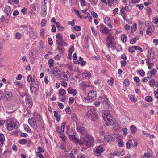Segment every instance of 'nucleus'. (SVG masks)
<instances>
[{"mask_svg":"<svg viewBox=\"0 0 158 158\" xmlns=\"http://www.w3.org/2000/svg\"><path fill=\"white\" fill-rule=\"evenodd\" d=\"M45 31V30L44 29H41L40 32V36L42 37H44V32Z\"/></svg>","mask_w":158,"mask_h":158,"instance_id":"obj_57","label":"nucleus"},{"mask_svg":"<svg viewBox=\"0 0 158 158\" xmlns=\"http://www.w3.org/2000/svg\"><path fill=\"white\" fill-rule=\"evenodd\" d=\"M152 22L155 24L158 25V17H154L152 19Z\"/></svg>","mask_w":158,"mask_h":158,"instance_id":"obj_41","label":"nucleus"},{"mask_svg":"<svg viewBox=\"0 0 158 158\" xmlns=\"http://www.w3.org/2000/svg\"><path fill=\"white\" fill-rule=\"evenodd\" d=\"M69 94L72 95L73 96H75L77 94V91L75 89H73L71 87H69L67 89Z\"/></svg>","mask_w":158,"mask_h":158,"instance_id":"obj_20","label":"nucleus"},{"mask_svg":"<svg viewBox=\"0 0 158 158\" xmlns=\"http://www.w3.org/2000/svg\"><path fill=\"white\" fill-rule=\"evenodd\" d=\"M26 103L28 107L31 108L33 105V102L31 96L29 94L25 95Z\"/></svg>","mask_w":158,"mask_h":158,"instance_id":"obj_8","label":"nucleus"},{"mask_svg":"<svg viewBox=\"0 0 158 158\" xmlns=\"http://www.w3.org/2000/svg\"><path fill=\"white\" fill-rule=\"evenodd\" d=\"M137 24L135 23H134V25H133L131 27V31L132 32L135 31L137 29Z\"/></svg>","mask_w":158,"mask_h":158,"instance_id":"obj_49","label":"nucleus"},{"mask_svg":"<svg viewBox=\"0 0 158 158\" xmlns=\"http://www.w3.org/2000/svg\"><path fill=\"white\" fill-rule=\"evenodd\" d=\"M72 131H73V133H72L71 134L70 133L68 132L67 133V134L68 135L69 138L70 140L72 141L75 140L77 138L74 135L75 132L74 130H72Z\"/></svg>","mask_w":158,"mask_h":158,"instance_id":"obj_23","label":"nucleus"},{"mask_svg":"<svg viewBox=\"0 0 158 158\" xmlns=\"http://www.w3.org/2000/svg\"><path fill=\"white\" fill-rule=\"evenodd\" d=\"M156 81L154 79H152L149 82V84L151 87L155 86Z\"/></svg>","mask_w":158,"mask_h":158,"instance_id":"obj_42","label":"nucleus"},{"mask_svg":"<svg viewBox=\"0 0 158 158\" xmlns=\"http://www.w3.org/2000/svg\"><path fill=\"white\" fill-rule=\"evenodd\" d=\"M154 94L156 98L158 99V88L154 90Z\"/></svg>","mask_w":158,"mask_h":158,"instance_id":"obj_64","label":"nucleus"},{"mask_svg":"<svg viewBox=\"0 0 158 158\" xmlns=\"http://www.w3.org/2000/svg\"><path fill=\"white\" fill-rule=\"evenodd\" d=\"M71 75V73L68 71L66 72H64L62 73V74L61 75H60L59 76L60 77V79L62 80L64 79H64L67 81H68V78L69 77H70Z\"/></svg>","mask_w":158,"mask_h":158,"instance_id":"obj_11","label":"nucleus"},{"mask_svg":"<svg viewBox=\"0 0 158 158\" xmlns=\"http://www.w3.org/2000/svg\"><path fill=\"white\" fill-rule=\"evenodd\" d=\"M56 41L58 45L59 44H60L61 42H64L63 37L60 33L57 34L56 36Z\"/></svg>","mask_w":158,"mask_h":158,"instance_id":"obj_16","label":"nucleus"},{"mask_svg":"<svg viewBox=\"0 0 158 158\" xmlns=\"http://www.w3.org/2000/svg\"><path fill=\"white\" fill-rule=\"evenodd\" d=\"M15 38L18 40H20L22 37L21 34L19 32H17L15 34Z\"/></svg>","mask_w":158,"mask_h":158,"instance_id":"obj_54","label":"nucleus"},{"mask_svg":"<svg viewBox=\"0 0 158 158\" xmlns=\"http://www.w3.org/2000/svg\"><path fill=\"white\" fill-rule=\"evenodd\" d=\"M74 12H75V14L77 15V16L80 17L81 18H82V16L80 14L79 12L77 10L75 9L74 10Z\"/></svg>","mask_w":158,"mask_h":158,"instance_id":"obj_59","label":"nucleus"},{"mask_svg":"<svg viewBox=\"0 0 158 158\" xmlns=\"http://www.w3.org/2000/svg\"><path fill=\"white\" fill-rule=\"evenodd\" d=\"M120 13L121 15L123 17V19L126 21H127V17L126 15V13L124 11V9L123 7H122L120 10Z\"/></svg>","mask_w":158,"mask_h":158,"instance_id":"obj_25","label":"nucleus"},{"mask_svg":"<svg viewBox=\"0 0 158 158\" xmlns=\"http://www.w3.org/2000/svg\"><path fill=\"white\" fill-rule=\"evenodd\" d=\"M91 29L93 35L95 36H97V33L96 31L95 28L93 27H92Z\"/></svg>","mask_w":158,"mask_h":158,"instance_id":"obj_61","label":"nucleus"},{"mask_svg":"<svg viewBox=\"0 0 158 158\" xmlns=\"http://www.w3.org/2000/svg\"><path fill=\"white\" fill-rule=\"evenodd\" d=\"M96 92L91 90L88 93V96L87 97L84 98L83 101L86 103L89 102L96 99Z\"/></svg>","mask_w":158,"mask_h":158,"instance_id":"obj_4","label":"nucleus"},{"mask_svg":"<svg viewBox=\"0 0 158 158\" xmlns=\"http://www.w3.org/2000/svg\"><path fill=\"white\" fill-rule=\"evenodd\" d=\"M145 100L148 102H150L152 101V97L150 96H148L145 98Z\"/></svg>","mask_w":158,"mask_h":158,"instance_id":"obj_48","label":"nucleus"},{"mask_svg":"<svg viewBox=\"0 0 158 158\" xmlns=\"http://www.w3.org/2000/svg\"><path fill=\"white\" fill-rule=\"evenodd\" d=\"M104 151L103 148L101 146H98L96 149L94 153L95 155L98 156L101 155Z\"/></svg>","mask_w":158,"mask_h":158,"instance_id":"obj_13","label":"nucleus"},{"mask_svg":"<svg viewBox=\"0 0 158 158\" xmlns=\"http://www.w3.org/2000/svg\"><path fill=\"white\" fill-rule=\"evenodd\" d=\"M135 50H136V46H133L129 48V51L131 53H133Z\"/></svg>","mask_w":158,"mask_h":158,"instance_id":"obj_50","label":"nucleus"},{"mask_svg":"<svg viewBox=\"0 0 158 158\" xmlns=\"http://www.w3.org/2000/svg\"><path fill=\"white\" fill-rule=\"evenodd\" d=\"M139 74L142 76H144L145 74V73L144 71L143 70H141L139 71Z\"/></svg>","mask_w":158,"mask_h":158,"instance_id":"obj_63","label":"nucleus"},{"mask_svg":"<svg viewBox=\"0 0 158 158\" xmlns=\"http://www.w3.org/2000/svg\"><path fill=\"white\" fill-rule=\"evenodd\" d=\"M110 19L109 17H106L105 19L104 22L105 23H110Z\"/></svg>","mask_w":158,"mask_h":158,"instance_id":"obj_62","label":"nucleus"},{"mask_svg":"<svg viewBox=\"0 0 158 158\" xmlns=\"http://www.w3.org/2000/svg\"><path fill=\"white\" fill-rule=\"evenodd\" d=\"M155 54L154 53L152 52H151L149 51L148 52L147 55V58L152 61L155 62L156 61V59L155 58Z\"/></svg>","mask_w":158,"mask_h":158,"instance_id":"obj_18","label":"nucleus"},{"mask_svg":"<svg viewBox=\"0 0 158 158\" xmlns=\"http://www.w3.org/2000/svg\"><path fill=\"white\" fill-rule=\"evenodd\" d=\"M100 31L103 34H107L110 31V30L105 25H101Z\"/></svg>","mask_w":158,"mask_h":158,"instance_id":"obj_15","label":"nucleus"},{"mask_svg":"<svg viewBox=\"0 0 158 158\" xmlns=\"http://www.w3.org/2000/svg\"><path fill=\"white\" fill-rule=\"evenodd\" d=\"M29 35L31 38L35 39L37 37L38 35L36 31L31 29L29 32Z\"/></svg>","mask_w":158,"mask_h":158,"instance_id":"obj_21","label":"nucleus"},{"mask_svg":"<svg viewBox=\"0 0 158 158\" xmlns=\"http://www.w3.org/2000/svg\"><path fill=\"white\" fill-rule=\"evenodd\" d=\"M77 130L78 132L81 134L82 135H87V130L84 127L82 124H80L77 125Z\"/></svg>","mask_w":158,"mask_h":158,"instance_id":"obj_9","label":"nucleus"},{"mask_svg":"<svg viewBox=\"0 0 158 158\" xmlns=\"http://www.w3.org/2000/svg\"><path fill=\"white\" fill-rule=\"evenodd\" d=\"M151 74L152 75H155L157 72L156 69L155 68L152 69L150 71Z\"/></svg>","mask_w":158,"mask_h":158,"instance_id":"obj_52","label":"nucleus"},{"mask_svg":"<svg viewBox=\"0 0 158 158\" xmlns=\"http://www.w3.org/2000/svg\"><path fill=\"white\" fill-rule=\"evenodd\" d=\"M19 143L21 144H24L27 143V140L22 139L19 140Z\"/></svg>","mask_w":158,"mask_h":158,"instance_id":"obj_53","label":"nucleus"},{"mask_svg":"<svg viewBox=\"0 0 158 158\" xmlns=\"http://www.w3.org/2000/svg\"><path fill=\"white\" fill-rule=\"evenodd\" d=\"M72 119L73 121L75 122L77 125H78V120L77 119V116L76 114H72Z\"/></svg>","mask_w":158,"mask_h":158,"instance_id":"obj_32","label":"nucleus"},{"mask_svg":"<svg viewBox=\"0 0 158 158\" xmlns=\"http://www.w3.org/2000/svg\"><path fill=\"white\" fill-rule=\"evenodd\" d=\"M139 38V37L138 35L136 36L135 37L132 38L130 39V43L132 44H135Z\"/></svg>","mask_w":158,"mask_h":158,"instance_id":"obj_29","label":"nucleus"},{"mask_svg":"<svg viewBox=\"0 0 158 158\" xmlns=\"http://www.w3.org/2000/svg\"><path fill=\"white\" fill-rule=\"evenodd\" d=\"M98 0H89V2L92 5H95L98 2Z\"/></svg>","mask_w":158,"mask_h":158,"instance_id":"obj_55","label":"nucleus"},{"mask_svg":"<svg viewBox=\"0 0 158 158\" xmlns=\"http://www.w3.org/2000/svg\"><path fill=\"white\" fill-rule=\"evenodd\" d=\"M102 103L103 104H105L107 107H109V105L108 102V100L107 98H102Z\"/></svg>","mask_w":158,"mask_h":158,"instance_id":"obj_44","label":"nucleus"},{"mask_svg":"<svg viewBox=\"0 0 158 158\" xmlns=\"http://www.w3.org/2000/svg\"><path fill=\"white\" fill-rule=\"evenodd\" d=\"M149 23L146 24V27L147 28L146 31L147 34L149 36H151L153 33L154 28L153 26H150Z\"/></svg>","mask_w":158,"mask_h":158,"instance_id":"obj_10","label":"nucleus"},{"mask_svg":"<svg viewBox=\"0 0 158 158\" xmlns=\"http://www.w3.org/2000/svg\"><path fill=\"white\" fill-rule=\"evenodd\" d=\"M122 131H123V135H124L125 136V135H127V133H128V132H127L128 130H127V128H123L122 129Z\"/></svg>","mask_w":158,"mask_h":158,"instance_id":"obj_56","label":"nucleus"},{"mask_svg":"<svg viewBox=\"0 0 158 158\" xmlns=\"http://www.w3.org/2000/svg\"><path fill=\"white\" fill-rule=\"evenodd\" d=\"M131 132L132 134H134L137 131V128L134 125H132L131 126Z\"/></svg>","mask_w":158,"mask_h":158,"instance_id":"obj_37","label":"nucleus"},{"mask_svg":"<svg viewBox=\"0 0 158 158\" xmlns=\"http://www.w3.org/2000/svg\"><path fill=\"white\" fill-rule=\"evenodd\" d=\"M81 5L83 6H86V2L85 0H80Z\"/></svg>","mask_w":158,"mask_h":158,"instance_id":"obj_58","label":"nucleus"},{"mask_svg":"<svg viewBox=\"0 0 158 158\" xmlns=\"http://www.w3.org/2000/svg\"><path fill=\"white\" fill-rule=\"evenodd\" d=\"M66 123L65 122H63L60 127V129H59V127H58V130H57V131L59 133H63L64 132V129L65 125H66Z\"/></svg>","mask_w":158,"mask_h":158,"instance_id":"obj_26","label":"nucleus"},{"mask_svg":"<svg viewBox=\"0 0 158 158\" xmlns=\"http://www.w3.org/2000/svg\"><path fill=\"white\" fill-rule=\"evenodd\" d=\"M114 39V37L112 34H109L107 35V37L106 38V39L108 40H113Z\"/></svg>","mask_w":158,"mask_h":158,"instance_id":"obj_45","label":"nucleus"},{"mask_svg":"<svg viewBox=\"0 0 158 158\" xmlns=\"http://www.w3.org/2000/svg\"><path fill=\"white\" fill-rule=\"evenodd\" d=\"M10 10L11 8L8 6H6L4 8V11L7 15L9 14Z\"/></svg>","mask_w":158,"mask_h":158,"instance_id":"obj_31","label":"nucleus"},{"mask_svg":"<svg viewBox=\"0 0 158 158\" xmlns=\"http://www.w3.org/2000/svg\"><path fill=\"white\" fill-rule=\"evenodd\" d=\"M106 41L107 47L109 48H110V46L112 45V44L114 42L113 40L106 39Z\"/></svg>","mask_w":158,"mask_h":158,"instance_id":"obj_30","label":"nucleus"},{"mask_svg":"<svg viewBox=\"0 0 158 158\" xmlns=\"http://www.w3.org/2000/svg\"><path fill=\"white\" fill-rule=\"evenodd\" d=\"M86 115L89 119L94 122L98 118V116L96 113V110L93 108L89 110Z\"/></svg>","mask_w":158,"mask_h":158,"instance_id":"obj_3","label":"nucleus"},{"mask_svg":"<svg viewBox=\"0 0 158 158\" xmlns=\"http://www.w3.org/2000/svg\"><path fill=\"white\" fill-rule=\"evenodd\" d=\"M39 86L38 84L31 83L30 89L31 92H36L39 89Z\"/></svg>","mask_w":158,"mask_h":158,"instance_id":"obj_12","label":"nucleus"},{"mask_svg":"<svg viewBox=\"0 0 158 158\" xmlns=\"http://www.w3.org/2000/svg\"><path fill=\"white\" fill-rule=\"evenodd\" d=\"M123 84L125 86L127 87L129 85V81L128 79H126L123 82Z\"/></svg>","mask_w":158,"mask_h":158,"instance_id":"obj_51","label":"nucleus"},{"mask_svg":"<svg viewBox=\"0 0 158 158\" xmlns=\"http://www.w3.org/2000/svg\"><path fill=\"white\" fill-rule=\"evenodd\" d=\"M3 95L7 100H10L12 97V92L10 91H5L4 92Z\"/></svg>","mask_w":158,"mask_h":158,"instance_id":"obj_14","label":"nucleus"},{"mask_svg":"<svg viewBox=\"0 0 158 158\" xmlns=\"http://www.w3.org/2000/svg\"><path fill=\"white\" fill-rule=\"evenodd\" d=\"M127 36L125 34L122 35L121 36V39L122 42H125L127 39Z\"/></svg>","mask_w":158,"mask_h":158,"instance_id":"obj_36","label":"nucleus"},{"mask_svg":"<svg viewBox=\"0 0 158 158\" xmlns=\"http://www.w3.org/2000/svg\"><path fill=\"white\" fill-rule=\"evenodd\" d=\"M102 117L106 123H110V124H113V118L109 111L106 110L104 111L102 114Z\"/></svg>","mask_w":158,"mask_h":158,"instance_id":"obj_5","label":"nucleus"},{"mask_svg":"<svg viewBox=\"0 0 158 158\" xmlns=\"http://www.w3.org/2000/svg\"><path fill=\"white\" fill-rule=\"evenodd\" d=\"M33 118L37 123H39V125L40 126V124L41 123L43 122L41 116L38 113H35L34 116Z\"/></svg>","mask_w":158,"mask_h":158,"instance_id":"obj_17","label":"nucleus"},{"mask_svg":"<svg viewBox=\"0 0 158 158\" xmlns=\"http://www.w3.org/2000/svg\"><path fill=\"white\" fill-rule=\"evenodd\" d=\"M61 85L62 86L64 87H66L67 86V83L64 81H62L61 83Z\"/></svg>","mask_w":158,"mask_h":158,"instance_id":"obj_60","label":"nucleus"},{"mask_svg":"<svg viewBox=\"0 0 158 158\" xmlns=\"http://www.w3.org/2000/svg\"><path fill=\"white\" fill-rule=\"evenodd\" d=\"M54 63V60L52 59H50L48 60V64L50 68L53 66Z\"/></svg>","mask_w":158,"mask_h":158,"instance_id":"obj_39","label":"nucleus"},{"mask_svg":"<svg viewBox=\"0 0 158 158\" xmlns=\"http://www.w3.org/2000/svg\"><path fill=\"white\" fill-rule=\"evenodd\" d=\"M19 126V123L16 120L9 119L6 121V127L8 131H11L17 129Z\"/></svg>","mask_w":158,"mask_h":158,"instance_id":"obj_2","label":"nucleus"},{"mask_svg":"<svg viewBox=\"0 0 158 158\" xmlns=\"http://www.w3.org/2000/svg\"><path fill=\"white\" fill-rule=\"evenodd\" d=\"M57 48L61 53L63 54L64 53L65 49L62 46L58 45Z\"/></svg>","mask_w":158,"mask_h":158,"instance_id":"obj_38","label":"nucleus"},{"mask_svg":"<svg viewBox=\"0 0 158 158\" xmlns=\"http://www.w3.org/2000/svg\"><path fill=\"white\" fill-rule=\"evenodd\" d=\"M86 137H81L79 144L86 146L87 147H90L94 142V138L90 135H86Z\"/></svg>","mask_w":158,"mask_h":158,"instance_id":"obj_1","label":"nucleus"},{"mask_svg":"<svg viewBox=\"0 0 158 158\" xmlns=\"http://www.w3.org/2000/svg\"><path fill=\"white\" fill-rule=\"evenodd\" d=\"M47 7L46 5H44L41 7L40 15L43 17H45L47 15Z\"/></svg>","mask_w":158,"mask_h":158,"instance_id":"obj_19","label":"nucleus"},{"mask_svg":"<svg viewBox=\"0 0 158 158\" xmlns=\"http://www.w3.org/2000/svg\"><path fill=\"white\" fill-rule=\"evenodd\" d=\"M81 86L83 88V89H85L86 88L89 87L90 86V85L89 84H87L85 82H83L81 84Z\"/></svg>","mask_w":158,"mask_h":158,"instance_id":"obj_35","label":"nucleus"},{"mask_svg":"<svg viewBox=\"0 0 158 158\" xmlns=\"http://www.w3.org/2000/svg\"><path fill=\"white\" fill-rule=\"evenodd\" d=\"M99 138L100 142L103 143L108 142L109 141L112 140L113 139L112 136L108 134H104V135L102 136V137H99Z\"/></svg>","mask_w":158,"mask_h":158,"instance_id":"obj_7","label":"nucleus"},{"mask_svg":"<svg viewBox=\"0 0 158 158\" xmlns=\"http://www.w3.org/2000/svg\"><path fill=\"white\" fill-rule=\"evenodd\" d=\"M24 128L25 130L27 132H31V129L27 124H24Z\"/></svg>","mask_w":158,"mask_h":158,"instance_id":"obj_40","label":"nucleus"},{"mask_svg":"<svg viewBox=\"0 0 158 158\" xmlns=\"http://www.w3.org/2000/svg\"><path fill=\"white\" fill-rule=\"evenodd\" d=\"M28 122L29 124L34 129H36L40 126L39 123H37L33 117L29 118Z\"/></svg>","mask_w":158,"mask_h":158,"instance_id":"obj_6","label":"nucleus"},{"mask_svg":"<svg viewBox=\"0 0 158 158\" xmlns=\"http://www.w3.org/2000/svg\"><path fill=\"white\" fill-rule=\"evenodd\" d=\"M59 97L60 99H61L62 98H64L65 97V94L66 92L64 89H60L59 90Z\"/></svg>","mask_w":158,"mask_h":158,"instance_id":"obj_24","label":"nucleus"},{"mask_svg":"<svg viewBox=\"0 0 158 158\" xmlns=\"http://www.w3.org/2000/svg\"><path fill=\"white\" fill-rule=\"evenodd\" d=\"M5 140V138L4 135L2 134H0V141L2 144L4 143V141Z\"/></svg>","mask_w":158,"mask_h":158,"instance_id":"obj_43","label":"nucleus"},{"mask_svg":"<svg viewBox=\"0 0 158 158\" xmlns=\"http://www.w3.org/2000/svg\"><path fill=\"white\" fill-rule=\"evenodd\" d=\"M118 144L119 147H123L124 145L123 141L122 139L118 140Z\"/></svg>","mask_w":158,"mask_h":158,"instance_id":"obj_47","label":"nucleus"},{"mask_svg":"<svg viewBox=\"0 0 158 158\" xmlns=\"http://www.w3.org/2000/svg\"><path fill=\"white\" fill-rule=\"evenodd\" d=\"M119 47L121 48L120 45L118 43L115 42H114L112 44V45L110 46V48H111L112 50L118 48Z\"/></svg>","mask_w":158,"mask_h":158,"instance_id":"obj_28","label":"nucleus"},{"mask_svg":"<svg viewBox=\"0 0 158 158\" xmlns=\"http://www.w3.org/2000/svg\"><path fill=\"white\" fill-rule=\"evenodd\" d=\"M59 72H60L59 69L56 67L54 68L52 70V74L56 77L60 75Z\"/></svg>","mask_w":158,"mask_h":158,"instance_id":"obj_27","label":"nucleus"},{"mask_svg":"<svg viewBox=\"0 0 158 158\" xmlns=\"http://www.w3.org/2000/svg\"><path fill=\"white\" fill-rule=\"evenodd\" d=\"M92 75V73L87 70H85L83 73V76L88 79H90Z\"/></svg>","mask_w":158,"mask_h":158,"instance_id":"obj_22","label":"nucleus"},{"mask_svg":"<svg viewBox=\"0 0 158 158\" xmlns=\"http://www.w3.org/2000/svg\"><path fill=\"white\" fill-rule=\"evenodd\" d=\"M132 143V141L131 140H129L127 142L126 148L127 149H130L131 148Z\"/></svg>","mask_w":158,"mask_h":158,"instance_id":"obj_33","label":"nucleus"},{"mask_svg":"<svg viewBox=\"0 0 158 158\" xmlns=\"http://www.w3.org/2000/svg\"><path fill=\"white\" fill-rule=\"evenodd\" d=\"M54 115L55 117H56V119L57 121H59L60 120V116H58V114L57 112L55 111L53 112Z\"/></svg>","mask_w":158,"mask_h":158,"instance_id":"obj_34","label":"nucleus"},{"mask_svg":"<svg viewBox=\"0 0 158 158\" xmlns=\"http://www.w3.org/2000/svg\"><path fill=\"white\" fill-rule=\"evenodd\" d=\"M47 23V20L45 19H43L41 22V25L42 27L45 26Z\"/></svg>","mask_w":158,"mask_h":158,"instance_id":"obj_46","label":"nucleus"}]
</instances>
